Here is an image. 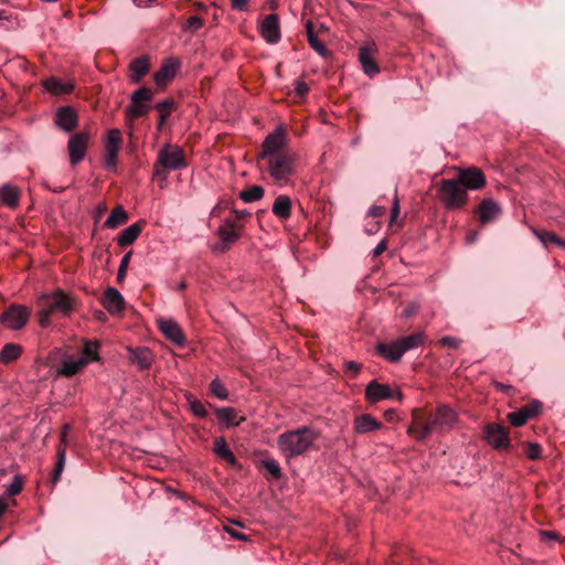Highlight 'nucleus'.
Here are the masks:
<instances>
[{"mask_svg":"<svg viewBox=\"0 0 565 565\" xmlns=\"http://www.w3.org/2000/svg\"><path fill=\"white\" fill-rule=\"evenodd\" d=\"M287 141L285 128L278 126L264 139L258 156L271 179L279 185L287 184L295 172L294 157L286 150Z\"/></svg>","mask_w":565,"mask_h":565,"instance_id":"f257e3e1","label":"nucleus"},{"mask_svg":"<svg viewBox=\"0 0 565 565\" xmlns=\"http://www.w3.org/2000/svg\"><path fill=\"white\" fill-rule=\"evenodd\" d=\"M417 411L413 412V424L408 427L407 434L416 440H425L434 433H443L451 429L457 422V414L448 406H439L430 413L426 420L416 417Z\"/></svg>","mask_w":565,"mask_h":565,"instance_id":"f03ea898","label":"nucleus"},{"mask_svg":"<svg viewBox=\"0 0 565 565\" xmlns=\"http://www.w3.org/2000/svg\"><path fill=\"white\" fill-rule=\"evenodd\" d=\"M318 436L319 434L315 429L302 426L279 435L277 447L286 459L295 458L309 450Z\"/></svg>","mask_w":565,"mask_h":565,"instance_id":"7ed1b4c3","label":"nucleus"},{"mask_svg":"<svg viewBox=\"0 0 565 565\" xmlns=\"http://www.w3.org/2000/svg\"><path fill=\"white\" fill-rule=\"evenodd\" d=\"M185 167L186 161L182 148L166 143L160 148L153 164V179L158 181L160 188H164L169 172L182 170Z\"/></svg>","mask_w":565,"mask_h":565,"instance_id":"20e7f679","label":"nucleus"},{"mask_svg":"<svg viewBox=\"0 0 565 565\" xmlns=\"http://www.w3.org/2000/svg\"><path fill=\"white\" fill-rule=\"evenodd\" d=\"M439 196L448 210L461 209L468 200L466 189L456 179H445L441 181Z\"/></svg>","mask_w":565,"mask_h":565,"instance_id":"39448f33","label":"nucleus"},{"mask_svg":"<svg viewBox=\"0 0 565 565\" xmlns=\"http://www.w3.org/2000/svg\"><path fill=\"white\" fill-rule=\"evenodd\" d=\"M122 145L121 131L113 128L107 134L105 141L104 167L107 171H117V158L119 149Z\"/></svg>","mask_w":565,"mask_h":565,"instance_id":"423d86ee","label":"nucleus"},{"mask_svg":"<svg viewBox=\"0 0 565 565\" xmlns=\"http://www.w3.org/2000/svg\"><path fill=\"white\" fill-rule=\"evenodd\" d=\"M365 397L371 403H377L383 399H403V393L399 388H392L387 384H381L376 380L371 381L365 388Z\"/></svg>","mask_w":565,"mask_h":565,"instance_id":"0eeeda50","label":"nucleus"},{"mask_svg":"<svg viewBox=\"0 0 565 565\" xmlns=\"http://www.w3.org/2000/svg\"><path fill=\"white\" fill-rule=\"evenodd\" d=\"M89 135L85 131L73 134L67 140V152L72 166L82 162L87 153Z\"/></svg>","mask_w":565,"mask_h":565,"instance_id":"6e6552de","label":"nucleus"},{"mask_svg":"<svg viewBox=\"0 0 565 565\" xmlns=\"http://www.w3.org/2000/svg\"><path fill=\"white\" fill-rule=\"evenodd\" d=\"M41 306H45L52 313L68 316L73 309L72 299L62 290L52 295H43L40 300Z\"/></svg>","mask_w":565,"mask_h":565,"instance_id":"1a4fd4ad","label":"nucleus"},{"mask_svg":"<svg viewBox=\"0 0 565 565\" xmlns=\"http://www.w3.org/2000/svg\"><path fill=\"white\" fill-rule=\"evenodd\" d=\"M30 318L26 307L11 305L1 316V322L11 330H19L25 326Z\"/></svg>","mask_w":565,"mask_h":565,"instance_id":"9d476101","label":"nucleus"},{"mask_svg":"<svg viewBox=\"0 0 565 565\" xmlns=\"http://www.w3.org/2000/svg\"><path fill=\"white\" fill-rule=\"evenodd\" d=\"M483 436L487 443L497 450L507 449L510 446L509 433L500 424H488L483 429Z\"/></svg>","mask_w":565,"mask_h":565,"instance_id":"9b49d317","label":"nucleus"},{"mask_svg":"<svg viewBox=\"0 0 565 565\" xmlns=\"http://www.w3.org/2000/svg\"><path fill=\"white\" fill-rule=\"evenodd\" d=\"M376 55L377 47L374 42H369L359 50V61L362 65L363 72L369 77H373L380 73V67L375 61Z\"/></svg>","mask_w":565,"mask_h":565,"instance_id":"f8f14e48","label":"nucleus"},{"mask_svg":"<svg viewBox=\"0 0 565 565\" xmlns=\"http://www.w3.org/2000/svg\"><path fill=\"white\" fill-rule=\"evenodd\" d=\"M456 180L463 186V189H466V191L482 189L487 183L483 172L478 168L460 170Z\"/></svg>","mask_w":565,"mask_h":565,"instance_id":"ddd939ff","label":"nucleus"},{"mask_svg":"<svg viewBox=\"0 0 565 565\" xmlns=\"http://www.w3.org/2000/svg\"><path fill=\"white\" fill-rule=\"evenodd\" d=\"M54 124L63 131L71 132L77 127L78 117L75 109L71 106L57 108L54 116Z\"/></svg>","mask_w":565,"mask_h":565,"instance_id":"4468645a","label":"nucleus"},{"mask_svg":"<svg viewBox=\"0 0 565 565\" xmlns=\"http://www.w3.org/2000/svg\"><path fill=\"white\" fill-rule=\"evenodd\" d=\"M260 34L267 43L275 44L280 40L279 18L271 13L265 17L260 23Z\"/></svg>","mask_w":565,"mask_h":565,"instance_id":"2eb2a0df","label":"nucleus"},{"mask_svg":"<svg viewBox=\"0 0 565 565\" xmlns=\"http://www.w3.org/2000/svg\"><path fill=\"white\" fill-rule=\"evenodd\" d=\"M383 428V424L371 414H362L353 419V430L358 435H365Z\"/></svg>","mask_w":565,"mask_h":565,"instance_id":"dca6fc26","label":"nucleus"},{"mask_svg":"<svg viewBox=\"0 0 565 565\" xmlns=\"http://www.w3.org/2000/svg\"><path fill=\"white\" fill-rule=\"evenodd\" d=\"M540 408H541V403L533 402V403H530V404L523 406L522 408H520L516 412L510 413L508 415V418L513 426L520 427V426L524 425L527 422V419L536 416L540 412Z\"/></svg>","mask_w":565,"mask_h":565,"instance_id":"f3484780","label":"nucleus"},{"mask_svg":"<svg viewBox=\"0 0 565 565\" xmlns=\"http://www.w3.org/2000/svg\"><path fill=\"white\" fill-rule=\"evenodd\" d=\"M102 303L110 315H117L124 310L125 299L117 289L108 287L104 292Z\"/></svg>","mask_w":565,"mask_h":565,"instance_id":"a211bd4d","label":"nucleus"},{"mask_svg":"<svg viewBox=\"0 0 565 565\" xmlns=\"http://www.w3.org/2000/svg\"><path fill=\"white\" fill-rule=\"evenodd\" d=\"M501 212L498 202L492 199H483L478 209L479 221L482 224L491 223L500 216Z\"/></svg>","mask_w":565,"mask_h":565,"instance_id":"6ab92c4d","label":"nucleus"},{"mask_svg":"<svg viewBox=\"0 0 565 565\" xmlns=\"http://www.w3.org/2000/svg\"><path fill=\"white\" fill-rule=\"evenodd\" d=\"M129 359L141 371L149 370L152 365V353L148 348H129Z\"/></svg>","mask_w":565,"mask_h":565,"instance_id":"aec40b11","label":"nucleus"},{"mask_svg":"<svg viewBox=\"0 0 565 565\" xmlns=\"http://www.w3.org/2000/svg\"><path fill=\"white\" fill-rule=\"evenodd\" d=\"M21 192L18 186L4 183L0 186V203L9 209L18 207Z\"/></svg>","mask_w":565,"mask_h":565,"instance_id":"412c9836","label":"nucleus"},{"mask_svg":"<svg viewBox=\"0 0 565 565\" xmlns=\"http://www.w3.org/2000/svg\"><path fill=\"white\" fill-rule=\"evenodd\" d=\"M88 363V359L85 358H64L58 367L57 374L64 376H72L77 374L86 364Z\"/></svg>","mask_w":565,"mask_h":565,"instance_id":"4be33fe9","label":"nucleus"},{"mask_svg":"<svg viewBox=\"0 0 565 565\" xmlns=\"http://www.w3.org/2000/svg\"><path fill=\"white\" fill-rule=\"evenodd\" d=\"M179 65V62L174 58L166 61L154 75L156 84L161 86L171 81L175 76Z\"/></svg>","mask_w":565,"mask_h":565,"instance_id":"5701e85b","label":"nucleus"},{"mask_svg":"<svg viewBox=\"0 0 565 565\" xmlns=\"http://www.w3.org/2000/svg\"><path fill=\"white\" fill-rule=\"evenodd\" d=\"M376 352L390 362H397L404 355L397 340L388 343H379Z\"/></svg>","mask_w":565,"mask_h":565,"instance_id":"b1692460","label":"nucleus"},{"mask_svg":"<svg viewBox=\"0 0 565 565\" xmlns=\"http://www.w3.org/2000/svg\"><path fill=\"white\" fill-rule=\"evenodd\" d=\"M60 443L62 446L57 448V459L54 467L53 476H52V482L56 483L60 480V477L65 468L66 462V446L68 444L67 435L61 434L60 436Z\"/></svg>","mask_w":565,"mask_h":565,"instance_id":"393cba45","label":"nucleus"},{"mask_svg":"<svg viewBox=\"0 0 565 565\" xmlns=\"http://www.w3.org/2000/svg\"><path fill=\"white\" fill-rule=\"evenodd\" d=\"M216 417L226 426H238L245 418L238 417V413L233 407H220L215 409Z\"/></svg>","mask_w":565,"mask_h":565,"instance_id":"a878e982","label":"nucleus"},{"mask_svg":"<svg viewBox=\"0 0 565 565\" xmlns=\"http://www.w3.org/2000/svg\"><path fill=\"white\" fill-rule=\"evenodd\" d=\"M160 330L172 342H174L177 344H182L184 342V338L181 332V329L174 321H171V320L160 321Z\"/></svg>","mask_w":565,"mask_h":565,"instance_id":"bb28decb","label":"nucleus"},{"mask_svg":"<svg viewBox=\"0 0 565 565\" xmlns=\"http://www.w3.org/2000/svg\"><path fill=\"white\" fill-rule=\"evenodd\" d=\"M273 213L280 220H287L291 214V200L287 195H278L273 204Z\"/></svg>","mask_w":565,"mask_h":565,"instance_id":"cd10ccee","label":"nucleus"},{"mask_svg":"<svg viewBox=\"0 0 565 565\" xmlns=\"http://www.w3.org/2000/svg\"><path fill=\"white\" fill-rule=\"evenodd\" d=\"M149 72V60L146 56L138 57L130 63V79L139 83Z\"/></svg>","mask_w":565,"mask_h":565,"instance_id":"c85d7f7f","label":"nucleus"},{"mask_svg":"<svg viewBox=\"0 0 565 565\" xmlns=\"http://www.w3.org/2000/svg\"><path fill=\"white\" fill-rule=\"evenodd\" d=\"M214 452L220 459L225 460L232 466H235L237 463L236 457L234 456L233 451L230 449V447L226 444V440L223 437H216L214 439Z\"/></svg>","mask_w":565,"mask_h":565,"instance_id":"c756f323","label":"nucleus"},{"mask_svg":"<svg viewBox=\"0 0 565 565\" xmlns=\"http://www.w3.org/2000/svg\"><path fill=\"white\" fill-rule=\"evenodd\" d=\"M218 235L222 239V243L225 245L223 246L224 249L228 244L234 243L238 238V232L236 230L235 223L226 220L225 223L218 227Z\"/></svg>","mask_w":565,"mask_h":565,"instance_id":"7c9ffc66","label":"nucleus"},{"mask_svg":"<svg viewBox=\"0 0 565 565\" xmlns=\"http://www.w3.org/2000/svg\"><path fill=\"white\" fill-rule=\"evenodd\" d=\"M141 225L139 223H134L126 227L121 234L117 238V243L119 246H129L131 245L141 233Z\"/></svg>","mask_w":565,"mask_h":565,"instance_id":"2f4dec72","label":"nucleus"},{"mask_svg":"<svg viewBox=\"0 0 565 565\" xmlns=\"http://www.w3.org/2000/svg\"><path fill=\"white\" fill-rule=\"evenodd\" d=\"M44 88L55 95L67 94L73 90V85L71 83H65L56 77H50L43 83Z\"/></svg>","mask_w":565,"mask_h":565,"instance_id":"473e14b6","label":"nucleus"},{"mask_svg":"<svg viewBox=\"0 0 565 565\" xmlns=\"http://www.w3.org/2000/svg\"><path fill=\"white\" fill-rule=\"evenodd\" d=\"M306 34L308 42L310 46L320 55V56H327L328 50L326 45L318 39V35L315 32L313 23L311 21H308L306 23Z\"/></svg>","mask_w":565,"mask_h":565,"instance_id":"72a5a7b5","label":"nucleus"},{"mask_svg":"<svg viewBox=\"0 0 565 565\" xmlns=\"http://www.w3.org/2000/svg\"><path fill=\"white\" fill-rule=\"evenodd\" d=\"M128 221V213L124 210L122 206H116L107 220L104 223V226L107 228H116L117 226L125 224Z\"/></svg>","mask_w":565,"mask_h":565,"instance_id":"f704fd0d","label":"nucleus"},{"mask_svg":"<svg viewBox=\"0 0 565 565\" xmlns=\"http://www.w3.org/2000/svg\"><path fill=\"white\" fill-rule=\"evenodd\" d=\"M403 353L416 349L424 343V334L420 332L409 334L397 340Z\"/></svg>","mask_w":565,"mask_h":565,"instance_id":"c9c22d12","label":"nucleus"},{"mask_svg":"<svg viewBox=\"0 0 565 565\" xmlns=\"http://www.w3.org/2000/svg\"><path fill=\"white\" fill-rule=\"evenodd\" d=\"M22 353L21 347L14 343H7L0 351V361L8 364L17 360Z\"/></svg>","mask_w":565,"mask_h":565,"instance_id":"e433bc0d","label":"nucleus"},{"mask_svg":"<svg viewBox=\"0 0 565 565\" xmlns=\"http://www.w3.org/2000/svg\"><path fill=\"white\" fill-rule=\"evenodd\" d=\"M173 106L174 103L171 99L161 100L156 105V109L159 113L158 129H162L163 125L166 124L167 119L169 118L173 109Z\"/></svg>","mask_w":565,"mask_h":565,"instance_id":"4c0bfd02","label":"nucleus"},{"mask_svg":"<svg viewBox=\"0 0 565 565\" xmlns=\"http://www.w3.org/2000/svg\"><path fill=\"white\" fill-rule=\"evenodd\" d=\"M263 196L264 189L260 185H252L239 194V198L247 203L259 201Z\"/></svg>","mask_w":565,"mask_h":565,"instance_id":"58836bf2","label":"nucleus"},{"mask_svg":"<svg viewBox=\"0 0 565 565\" xmlns=\"http://www.w3.org/2000/svg\"><path fill=\"white\" fill-rule=\"evenodd\" d=\"M536 237L546 246L552 243L565 250V241L558 237L556 234L546 231H534Z\"/></svg>","mask_w":565,"mask_h":565,"instance_id":"ea45409f","label":"nucleus"},{"mask_svg":"<svg viewBox=\"0 0 565 565\" xmlns=\"http://www.w3.org/2000/svg\"><path fill=\"white\" fill-rule=\"evenodd\" d=\"M186 401L190 405V409L191 412L200 417V418H205L207 416V411L204 406V404L202 402H200L199 399H196L193 395L189 394L186 395Z\"/></svg>","mask_w":565,"mask_h":565,"instance_id":"a19ab883","label":"nucleus"},{"mask_svg":"<svg viewBox=\"0 0 565 565\" xmlns=\"http://www.w3.org/2000/svg\"><path fill=\"white\" fill-rule=\"evenodd\" d=\"M210 392L221 401H225L228 397V391L220 381V379H214L210 383Z\"/></svg>","mask_w":565,"mask_h":565,"instance_id":"79ce46f5","label":"nucleus"},{"mask_svg":"<svg viewBox=\"0 0 565 565\" xmlns=\"http://www.w3.org/2000/svg\"><path fill=\"white\" fill-rule=\"evenodd\" d=\"M152 97V90L148 87L138 88L131 96L132 104H143L142 102L150 100Z\"/></svg>","mask_w":565,"mask_h":565,"instance_id":"37998d69","label":"nucleus"},{"mask_svg":"<svg viewBox=\"0 0 565 565\" xmlns=\"http://www.w3.org/2000/svg\"><path fill=\"white\" fill-rule=\"evenodd\" d=\"M149 110H150V107L146 104H140V103L132 104L131 103V106L127 109V114L132 118H139V117L147 115Z\"/></svg>","mask_w":565,"mask_h":565,"instance_id":"c03bdc74","label":"nucleus"},{"mask_svg":"<svg viewBox=\"0 0 565 565\" xmlns=\"http://www.w3.org/2000/svg\"><path fill=\"white\" fill-rule=\"evenodd\" d=\"M23 481L20 476H14L10 484L6 488V494L8 497H14L22 491Z\"/></svg>","mask_w":565,"mask_h":565,"instance_id":"a18cd8bd","label":"nucleus"},{"mask_svg":"<svg viewBox=\"0 0 565 565\" xmlns=\"http://www.w3.org/2000/svg\"><path fill=\"white\" fill-rule=\"evenodd\" d=\"M264 468L275 478L279 479L281 477L280 466L275 459H267L263 462Z\"/></svg>","mask_w":565,"mask_h":565,"instance_id":"49530a36","label":"nucleus"},{"mask_svg":"<svg viewBox=\"0 0 565 565\" xmlns=\"http://www.w3.org/2000/svg\"><path fill=\"white\" fill-rule=\"evenodd\" d=\"M541 446L535 443H529L524 446V454L529 459L535 460L541 457Z\"/></svg>","mask_w":565,"mask_h":565,"instance_id":"de8ad7c7","label":"nucleus"},{"mask_svg":"<svg viewBox=\"0 0 565 565\" xmlns=\"http://www.w3.org/2000/svg\"><path fill=\"white\" fill-rule=\"evenodd\" d=\"M130 257H131V252L125 254L120 260L119 268L117 271V277H116L118 282H121L126 277V270L129 265Z\"/></svg>","mask_w":565,"mask_h":565,"instance_id":"09e8293b","label":"nucleus"},{"mask_svg":"<svg viewBox=\"0 0 565 565\" xmlns=\"http://www.w3.org/2000/svg\"><path fill=\"white\" fill-rule=\"evenodd\" d=\"M53 315L45 306H41V310L39 312V322L40 326L43 328L49 327L50 324V317Z\"/></svg>","mask_w":565,"mask_h":565,"instance_id":"8fccbe9b","label":"nucleus"},{"mask_svg":"<svg viewBox=\"0 0 565 565\" xmlns=\"http://www.w3.org/2000/svg\"><path fill=\"white\" fill-rule=\"evenodd\" d=\"M186 26L192 31H196L203 26V21L201 18L192 15L188 19Z\"/></svg>","mask_w":565,"mask_h":565,"instance_id":"3c124183","label":"nucleus"},{"mask_svg":"<svg viewBox=\"0 0 565 565\" xmlns=\"http://www.w3.org/2000/svg\"><path fill=\"white\" fill-rule=\"evenodd\" d=\"M295 90L300 97H303L308 94L309 87L303 81L297 79L295 82Z\"/></svg>","mask_w":565,"mask_h":565,"instance_id":"603ef678","label":"nucleus"},{"mask_svg":"<svg viewBox=\"0 0 565 565\" xmlns=\"http://www.w3.org/2000/svg\"><path fill=\"white\" fill-rule=\"evenodd\" d=\"M441 344L443 345H446L448 348H451V349H457L459 345H460V340L455 338V337H444L441 340H440Z\"/></svg>","mask_w":565,"mask_h":565,"instance_id":"864d4df0","label":"nucleus"},{"mask_svg":"<svg viewBox=\"0 0 565 565\" xmlns=\"http://www.w3.org/2000/svg\"><path fill=\"white\" fill-rule=\"evenodd\" d=\"M83 358L88 359V363L90 361H95L97 359L96 350L93 349L89 344H86Z\"/></svg>","mask_w":565,"mask_h":565,"instance_id":"5fc2aeb1","label":"nucleus"},{"mask_svg":"<svg viewBox=\"0 0 565 565\" xmlns=\"http://www.w3.org/2000/svg\"><path fill=\"white\" fill-rule=\"evenodd\" d=\"M249 0H231L232 8L236 11H245Z\"/></svg>","mask_w":565,"mask_h":565,"instance_id":"6e6d98bb","label":"nucleus"},{"mask_svg":"<svg viewBox=\"0 0 565 565\" xmlns=\"http://www.w3.org/2000/svg\"><path fill=\"white\" fill-rule=\"evenodd\" d=\"M398 214H399V201H398L397 195H395V198L393 200V205H392L391 223H393L395 221V218L398 216Z\"/></svg>","mask_w":565,"mask_h":565,"instance_id":"4d7b16f0","label":"nucleus"},{"mask_svg":"<svg viewBox=\"0 0 565 565\" xmlns=\"http://www.w3.org/2000/svg\"><path fill=\"white\" fill-rule=\"evenodd\" d=\"M385 213V209L383 206L373 205L370 207L367 214L372 217H380Z\"/></svg>","mask_w":565,"mask_h":565,"instance_id":"13d9d810","label":"nucleus"},{"mask_svg":"<svg viewBox=\"0 0 565 565\" xmlns=\"http://www.w3.org/2000/svg\"><path fill=\"white\" fill-rule=\"evenodd\" d=\"M387 248V243L385 239H382L373 249L372 255L373 257L380 256L382 253H384Z\"/></svg>","mask_w":565,"mask_h":565,"instance_id":"bf43d9fd","label":"nucleus"},{"mask_svg":"<svg viewBox=\"0 0 565 565\" xmlns=\"http://www.w3.org/2000/svg\"><path fill=\"white\" fill-rule=\"evenodd\" d=\"M360 364L354 361H348L345 363V370L356 374L360 371Z\"/></svg>","mask_w":565,"mask_h":565,"instance_id":"052dcab7","label":"nucleus"},{"mask_svg":"<svg viewBox=\"0 0 565 565\" xmlns=\"http://www.w3.org/2000/svg\"><path fill=\"white\" fill-rule=\"evenodd\" d=\"M226 531H227V533H228L231 536H233V537H235V539H237V540H239V541H246V540H247L246 535H245V534H243V533H241V532H238L237 530H234V529H226Z\"/></svg>","mask_w":565,"mask_h":565,"instance_id":"680f3d73","label":"nucleus"},{"mask_svg":"<svg viewBox=\"0 0 565 565\" xmlns=\"http://www.w3.org/2000/svg\"><path fill=\"white\" fill-rule=\"evenodd\" d=\"M379 227H380L379 223H373L369 227L365 228V232L369 235H372L379 231Z\"/></svg>","mask_w":565,"mask_h":565,"instance_id":"e2e57ef3","label":"nucleus"},{"mask_svg":"<svg viewBox=\"0 0 565 565\" xmlns=\"http://www.w3.org/2000/svg\"><path fill=\"white\" fill-rule=\"evenodd\" d=\"M467 243L469 244H472L475 243L477 239H478V232H470L468 235H467Z\"/></svg>","mask_w":565,"mask_h":565,"instance_id":"0e129e2a","label":"nucleus"},{"mask_svg":"<svg viewBox=\"0 0 565 565\" xmlns=\"http://www.w3.org/2000/svg\"><path fill=\"white\" fill-rule=\"evenodd\" d=\"M134 3L137 6V7H147L149 6L150 3H152L154 0H132Z\"/></svg>","mask_w":565,"mask_h":565,"instance_id":"69168bd1","label":"nucleus"},{"mask_svg":"<svg viewBox=\"0 0 565 565\" xmlns=\"http://www.w3.org/2000/svg\"><path fill=\"white\" fill-rule=\"evenodd\" d=\"M236 217L238 220L244 218L248 215V212L246 210H236L235 211Z\"/></svg>","mask_w":565,"mask_h":565,"instance_id":"338daca9","label":"nucleus"},{"mask_svg":"<svg viewBox=\"0 0 565 565\" xmlns=\"http://www.w3.org/2000/svg\"><path fill=\"white\" fill-rule=\"evenodd\" d=\"M7 508H8V504L6 502V499L1 498L0 499V516L4 513Z\"/></svg>","mask_w":565,"mask_h":565,"instance_id":"774afa93","label":"nucleus"}]
</instances>
